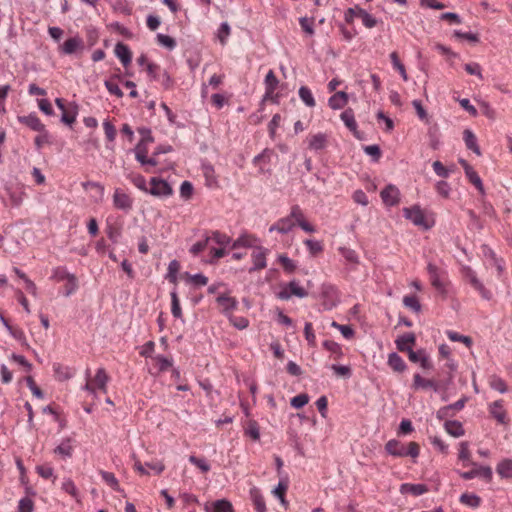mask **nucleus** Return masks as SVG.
<instances>
[{"mask_svg":"<svg viewBox=\"0 0 512 512\" xmlns=\"http://www.w3.org/2000/svg\"><path fill=\"white\" fill-rule=\"evenodd\" d=\"M296 225L308 233H314L316 231L315 227L306 220L302 209L298 205L292 206L290 214L278 219L270 226L269 231H277L278 233L286 234L292 231Z\"/></svg>","mask_w":512,"mask_h":512,"instance_id":"obj_1","label":"nucleus"},{"mask_svg":"<svg viewBox=\"0 0 512 512\" xmlns=\"http://www.w3.org/2000/svg\"><path fill=\"white\" fill-rule=\"evenodd\" d=\"M434 172L442 178H448L453 169L445 167L440 161H435L432 164Z\"/></svg>","mask_w":512,"mask_h":512,"instance_id":"obj_59","label":"nucleus"},{"mask_svg":"<svg viewBox=\"0 0 512 512\" xmlns=\"http://www.w3.org/2000/svg\"><path fill=\"white\" fill-rule=\"evenodd\" d=\"M110 377L104 368H99L96 374L91 377L90 370H86V383L83 389L93 396H97V392L107 393V384Z\"/></svg>","mask_w":512,"mask_h":512,"instance_id":"obj_2","label":"nucleus"},{"mask_svg":"<svg viewBox=\"0 0 512 512\" xmlns=\"http://www.w3.org/2000/svg\"><path fill=\"white\" fill-rule=\"evenodd\" d=\"M488 412L500 425H508L510 422L504 400H496L488 404Z\"/></svg>","mask_w":512,"mask_h":512,"instance_id":"obj_7","label":"nucleus"},{"mask_svg":"<svg viewBox=\"0 0 512 512\" xmlns=\"http://www.w3.org/2000/svg\"><path fill=\"white\" fill-rule=\"evenodd\" d=\"M130 181L140 190L147 192L149 188L146 184V179L140 174H133L129 176Z\"/></svg>","mask_w":512,"mask_h":512,"instance_id":"obj_60","label":"nucleus"},{"mask_svg":"<svg viewBox=\"0 0 512 512\" xmlns=\"http://www.w3.org/2000/svg\"><path fill=\"white\" fill-rule=\"evenodd\" d=\"M403 213L405 218L410 220L416 226L424 229H429L432 226V222L428 220L424 211L419 206L404 208Z\"/></svg>","mask_w":512,"mask_h":512,"instance_id":"obj_5","label":"nucleus"},{"mask_svg":"<svg viewBox=\"0 0 512 512\" xmlns=\"http://www.w3.org/2000/svg\"><path fill=\"white\" fill-rule=\"evenodd\" d=\"M309 402V396L305 393L298 394L293 397L290 401L292 407L300 409Z\"/></svg>","mask_w":512,"mask_h":512,"instance_id":"obj_61","label":"nucleus"},{"mask_svg":"<svg viewBox=\"0 0 512 512\" xmlns=\"http://www.w3.org/2000/svg\"><path fill=\"white\" fill-rule=\"evenodd\" d=\"M308 148L313 151L322 150L327 145V136L324 133L310 135L307 139Z\"/></svg>","mask_w":512,"mask_h":512,"instance_id":"obj_23","label":"nucleus"},{"mask_svg":"<svg viewBox=\"0 0 512 512\" xmlns=\"http://www.w3.org/2000/svg\"><path fill=\"white\" fill-rule=\"evenodd\" d=\"M83 49H84V41L78 36L68 38L61 46V51L67 55L74 54L77 51L83 50Z\"/></svg>","mask_w":512,"mask_h":512,"instance_id":"obj_15","label":"nucleus"},{"mask_svg":"<svg viewBox=\"0 0 512 512\" xmlns=\"http://www.w3.org/2000/svg\"><path fill=\"white\" fill-rule=\"evenodd\" d=\"M459 501L461 504L471 508L479 507L482 502L481 498L474 493H463L460 496Z\"/></svg>","mask_w":512,"mask_h":512,"instance_id":"obj_31","label":"nucleus"},{"mask_svg":"<svg viewBox=\"0 0 512 512\" xmlns=\"http://www.w3.org/2000/svg\"><path fill=\"white\" fill-rule=\"evenodd\" d=\"M151 362L152 370H155L156 373L167 371L173 365V360L171 358H167L162 355L151 357Z\"/></svg>","mask_w":512,"mask_h":512,"instance_id":"obj_18","label":"nucleus"},{"mask_svg":"<svg viewBox=\"0 0 512 512\" xmlns=\"http://www.w3.org/2000/svg\"><path fill=\"white\" fill-rule=\"evenodd\" d=\"M217 303L220 311L226 315L231 313L237 306V300L226 294L218 296Z\"/></svg>","mask_w":512,"mask_h":512,"instance_id":"obj_21","label":"nucleus"},{"mask_svg":"<svg viewBox=\"0 0 512 512\" xmlns=\"http://www.w3.org/2000/svg\"><path fill=\"white\" fill-rule=\"evenodd\" d=\"M260 244L259 238L254 234L244 233L241 234L236 240L233 241L231 249L238 248H252L257 247Z\"/></svg>","mask_w":512,"mask_h":512,"instance_id":"obj_11","label":"nucleus"},{"mask_svg":"<svg viewBox=\"0 0 512 512\" xmlns=\"http://www.w3.org/2000/svg\"><path fill=\"white\" fill-rule=\"evenodd\" d=\"M61 489L72 496L78 503H81L80 493L74 481L70 478L64 479Z\"/></svg>","mask_w":512,"mask_h":512,"instance_id":"obj_29","label":"nucleus"},{"mask_svg":"<svg viewBox=\"0 0 512 512\" xmlns=\"http://www.w3.org/2000/svg\"><path fill=\"white\" fill-rule=\"evenodd\" d=\"M446 335L453 342H462L467 347H470L472 345V340L468 336L461 335V334H459L455 331H451V330L447 331Z\"/></svg>","mask_w":512,"mask_h":512,"instance_id":"obj_52","label":"nucleus"},{"mask_svg":"<svg viewBox=\"0 0 512 512\" xmlns=\"http://www.w3.org/2000/svg\"><path fill=\"white\" fill-rule=\"evenodd\" d=\"M341 120L344 122L347 128H349L351 131H355L357 128V123L354 118V113L352 109H347L340 115Z\"/></svg>","mask_w":512,"mask_h":512,"instance_id":"obj_41","label":"nucleus"},{"mask_svg":"<svg viewBox=\"0 0 512 512\" xmlns=\"http://www.w3.org/2000/svg\"><path fill=\"white\" fill-rule=\"evenodd\" d=\"M385 450L388 454L394 457L409 456L413 459L417 458L420 454V446L416 442H410L407 446L402 442L391 439L385 444Z\"/></svg>","mask_w":512,"mask_h":512,"instance_id":"obj_3","label":"nucleus"},{"mask_svg":"<svg viewBox=\"0 0 512 512\" xmlns=\"http://www.w3.org/2000/svg\"><path fill=\"white\" fill-rule=\"evenodd\" d=\"M288 286V289H289V293L292 295V296H296V297H299V298H304L307 296V292L306 290L301 287L298 282L296 281H291L287 284Z\"/></svg>","mask_w":512,"mask_h":512,"instance_id":"obj_51","label":"nucleus"},{"mask_svg":"<svg viewBox=\"0 0 512 512\" xmlns=\"http://www.w3.org/2000/svg\"><path fill=\"white\" fill-rule=\"evenodd\" d=\"M413 388L418 389H433L434 391H438V383L432 379H425L420 374H415L413 376Z\"/></svg>","mask_w":512,"mask_h":512,"instance_id":"obj_22","label":"nucleus"},{"mask_svg":"<svg viewBox=\"0 0 512 512\" xmlns=\"http://www.w3.org/2000/svg\"><path fill=\"white\" fill-rule=\"evenodd\" d=\"M298 95L306 106L314 107L316 105V101L314 99L312 91L307 86H301L299 88Z\"/></svg>","mask_w":512,"mask_h":512,"instance_id":"obj_33","label":"nucleus"},{"mask_svg":"<svg viewBox=\"0 0 512 512\" xmlns=\"http://www.w3.org/2000/svg\"><path fill=\"white\" fill-rule=\"evenodd\" d=\"M148 193L157 197H166L172 195L173 190L165 180L153 177L150 180Z\"/></svg>","mask_w":512,"mask_h":512,"instance_id":"obj_8","label":"nucleus"},{"mask_svg":"<svg viewBox=\"0 0 512 512\" xmlns=\"http://www.w3.org/2000/svg\"><path fill=\"white\" fill-rule=\"evenodd\" d=\"M390 60L392 62V65H393L394 69H396L400 73V75H401V77L403 78L404 81H407L408 80V75L406 73L404 65L399 60L398 53L395 52V51L392 52L390 54Z\"/></svg>","mask_w":512,"mask_h":512,"instance_id":"obj_43","label":"nucleus"},{"mask_svg":"<svg viewBox=\"0 0 512 512\" xmlns=\"http://www.w3.org/2000/svg\"><path fill=\"white\" fill-rule=\"evenodd\" d=\"M415 342L416 337L414 333H405L395 340L396 347L400 352H409L415 345Z\"/></svg>","mask_w":512,"mask_h":512,"instance_id":"obj_16","label":"nucleus"},{"mask_svg":"<svg viewBox=\"0 0 512 512\" xmlns=\"http://www.w3.org/2000/svg\"><path fill=\"white\" fill-rule=\"evenodd\" d=\"M72 275L73 274H70L64 267H56L53 269L50 279L56 282H61L66 281Z\"/></svg>","mask_w":512,"mask_h":512,"instance_id":"obj_48","label":"nucleus"},{"mask_svg":"<svg viewBox=\"0 0 512 512\" xmlns=\"http://www.w3.org/2000/svg\"><path fill=\"white\" fill-rule=\"evenodd\" d=\"M458 459L460 461H462L464 467H466V466L470 465L471 463H473L471 461V451L469 449V443L468 442L463 441V442L459 443Z\"/></svg>","mask_w":512,"mask_h":512,"instance_id":"obj_28","label":"nucleus"},{"mask_svg":"<svg viewBox=\"0 0 512 512\" xmlns=\"http://www.w3.org/2000/svg\"><path fill=\"white\" fill-rule=\"evenodd\" d=\"M277 261L281 265L283 270L288 274L293 273L297 268L296 263L292 259H290L286 254H279Z\"/></svg>","mask_w":512,"mask_h":512,"instance_id":"obj_34","label":"nucleus"},{"mask_svg":"<svg viewBox=\"0 0 512 512\" xmlns=\"http://www.w3.org/2000/svg\"><path fill=\"white\" fill-rule=\"evenodd\" d=\"M323 347L333 355L335 360L340 359L343 355L341 346L332 340H325Z\"/></svg>","mask_w":512,"mask_h":512,"instance_id":"obj_39","label":"nucleus"},{"mask_svg":"<svg viewBox=\"0 0 512 512\" xmlns=\"http://www.w3.org/2000/svg\"><path fill=\"white\" fill-rule=\"evenodd\" d=\"M360 19L362 20L363 25L366 28H373L377 25V20L371 14H369L366 10L359 11Z\"/></svg>","mask_w":512,"mask_h":512,"instance_id":"obj_57","label":"nucleus"},{"mask_svg":"<svg viewBox=\"0 0 512 512\" xmlns=\"http://www.w3.org/2000/svg\"><path fill=\"white\" fill-rule=\"evenodd\" d=\"M403 304L406 308H409L414 312H419L421 309V305L418 301V298L415 295L404 296Z\"/></svg>","mask_w":512,"mask_h":512,"instance_id":"obj_50","label":"nucleus"},{"mask_svg":"<svg viewBox=\"0 0 512 512\" xmlns=\"http://www.w3.org/2000/svg\"><path fill=\"white\" fill-rule=\"evenodd\" d=\"M269 253V249L262 246L261 244H259L257 247H254L251 252V261L253 266L249 269V273L265 269L267 267V256Z\"/></svg>","mask_w":512,"mask_h":512,"instance_id":"obj_6","label":"nucleus"},{"mask_svg":"<svg viewBox=\"0 0 512 512\" xmlns=\"http://www.w3.org/2000/svg\"><path fill=\"white\" fill-rule=\"evenodd\" d=\"M18 121L29 127L31 130L40 132L46 129L45 125L42 123L40 118L35 113H30L29 115L18 116Z\"/></svg>","mask_w":512,"mask_h":512,"instance_id":"obj_13","label":"nucleus"},{"mask_svg":"<svg viewBox=\"0 0 512 512\" xmlns=\"http://www.w3.org/2000/svg\"><path fill=\"white\" fill-rule=\"evenodd\" d=\"M348 103V95L344 91L334 93L328 100L330 108L342 109Z\"/></svg>","mask_w":512,"mask_h":512,"instance_id":"obj_24","label":"nucleus"},{"mask_svg":"<svg viewBox=\"0 0 512 512\" xmlns=\"http://www.w3.org/2000/svg\"><path fill=\"white\" fill-rule=\"evenodd\" d=\"M383 203L386 206H395L400 201V191L394 185L386 186L380 193Z\"/></svg>","mask_w":512,"mask_h":512,"instance_id":"obj_12","label":"nucleus"},{"mask_svg":"<svg viewBox=\"0 0 512 512\" xmlns=\"http://www.w3.org/2000/svg\"><path fill=\"white\" fill-rule=\"evenodd\" d=\"M55 378L59 381H65L72 378L76 374V370L72 367L55 363L53 365Z\"/></svg>","mask_w":512,"mask_h":512,"instance_id":"obj_20","label":"nucleus"},{"mask_svg":"<svg viewBox=\"0 0 512 512\" xmlns=\"http://www.w3.org/2000/svg\"><path fill=\"white\" fill-rule=\"evenodd\" d=\"M147 154L148 149L146 147V138L143 137L135 148V157L137 161H139L141 164H144V161L147 159Z\"/></svg>","mask_w":512,"mask_h":512,"instance_id":"obj_42","label":"nucleus"},{"mask_svg":"<svg viewBox=\"0 0 512 512\" xmlns=\"http://www.w3.org/2000/svg\"><path fill=\"white\" fill-rule=\"evenodd\" d=\"M205 512H234L231 502L226 499L207 502L204 505Z\"/></svg>","mask_w":512,"mask_h":512,"instance_id":"obj_14","label":"nucleus"},{"mask_svg":"<svg viewBox=\"0 0 512 512\" xmlns=\"http://www.w3.org/2000/svg\"><path fill=\"white\" fill-rule=\"evenodd\" d=\"M488 384L490 388L500 393H505L508 390L506 382L497 375H491L488 379Z\"/></svg>","mask_w":512,"mask_h":512,"instance_id":"obj_35","label":"nucleus"},{"mask_svg":"<svg viewBox=\"0 0 512 512\" xmlns=\"http://www.w3.org/2000/svg\"><path fill=\"white\" fill-rule=\"evenodd\" d=\"M113 204L115 208L129 212L133 206V199L120 188H116L113 194Z\"/></svg>","mask_w":512,"mask_h":512,"instance_id":"obj_10","label":"nucleus"},{"mask_svg":"<svg viewBox=\"0 0 512 512\" xmlns=\"http://www.w3.org/2000/svg\"><path fill=\"white\" fill-rule=\"evenodd\" d=\"M388 365L395 372H403L406 369V363L397 353L389 354Z\"/></svg>","mask_w":512,"mask_h":512,"instance_id":"obj_30","label":"nucleus"},{"mask_svg":"<svg viewBox=\"0 0 512 512\" xmlns=\"http://www.w3.org/2000/svg\"><path fill=\"white\" fill-rule=\"evenodd\" d=\"M251 499L253 502L254 510L256 512H266L265 500L257 488L250 490Z\"/></svg>","mask_w":512,"mask_h":512,"instance_id":"obj_26","label":"nucleus"},{"mask_svg":"<svg viewBox=\"0 0 512 512\" xmlns=\"http://www.w3.org/2000/svg\"><path fill=\"white\" fill-rule=\"evenodd\" d=\"M445 429L448 434L454 437H460L464 435V429L460 422L458 421H447L445 423Z\"/></svg>","mask_w":512,"mask_h":512,"instance_id":"obj_38","label":"nucleus"},{"mask_svg":"<svg viewBox=\"0 0 512 512\" xmlns=\"http://www.w3.org/2000/svg\"><path fill=\"white\" fill-rule=\"evenodd\" d=\"M363 9L359 5H355L354 7L348 8L344 13V20L348 24H352L355 18H360L359 11Z\"/></svg>","mask_w":512,"mask_h":512,"instance_id":"obj_54","label":"nucleus"},{"mask_svg":"<svg viewBox=\"0 0 512 512\" xmlns=\"http://www.w3.org/2000/svg\"><path fill=\"white\" fill-rule=\"evenodd\" d=\"M402 491L408 492L414 496H420L428 492V488L424 484H403Z\"/></svg>","mask_w":512,"mask_h":512,"instance_id":"obj_37","label":"nucleus"},{"mask_svg":"<svg viewBox=\"0 0 512 512\" xmlns=\"http://www.w3.org/2000/svg\"><path fill=\"white\" fill-rule=\"evenodd\" d=\"M114 79H117L121 81L120 75H114L111 77V79L105 81V87L108 90V92L112 95H115L118 98L123 97V91L119 88L118 84L114 81Z\"/></svg>","mask_w":512,"mask_h":512,"instance_id":"obj_32","label":"nucleus"},{"mask_svg":"<svg viewBox=\"0 0 512 512\" xmlns=\"http://www.w3.org/2000/svg\"><path fill=\"white\" fill-rule=\"evenodd\" d=\"M78 289V281L75 275L69 277L63 286L62 293L64 296L69 297L74 294Z\"/></svg>","mask_w":512,"mask_h":512,"instance_id":"obj_40","label":"nucleus"},{"mask_svg":"<svg viewBox=\"0 0 512 512\" xmlns=\"http://www.w3.org/2000/svg\"><path fill=\"white\" fill-rule=\"evenodd\" d=\"M171 313L175 318L182 317V309L180 307V301L176 291L171 292Z\"/></svg>","mask_w":512,"mask_h":512,"instance_id":"obj_49","label":"nucleus"},{"mask_svg":"<svg viewBox=\"0 0 512 512\" xmlns=\"http://www.w3.org/2000/svg\"><path fill=\"white\" fill-rule=\"evenodd\" d=\"M34 509V502L28 497L20 499L18 503V512H32Z\"/></svg>","mask_w":512,"mask_h":512,"instance_id":"obj_64","label":"nucleus"},{"mask_svg":"<svg viewBox=\"0 0 512 512\" xmlns=\"http://www.w3.org/2000/svg\"><path fill=\"white\" fill-rule=\"evenodd\" d=\"M208 237L210 238V241H213L221 247H225L231 242V238L228 235L219 231H213L211 236Z\"/></svg>","mask_w":512,"mask_h":512,"instance_id":"obj_44","label":"nucleus"},{"mask_svg":"<svg viewBox=\"0 0 512 512\" xmlns=\"http://www.w3.org/2000/svg\"><path fill=\"white\" fill-rule=\"evenodd\" d=\"M245 435L249 436L252 440L258 441L260 439L259 425L254 420H249L245 425Z\"/></svg>","mask_w":512,"mask_h":512,"instance_id":"obj_36","label":"nucleus"},{"mask_svg":"<svg viewBox=\"0 0 512 512\" xmlns=\"http://www.w3.org/2000/svg\"><path fill=\"white\" fill-rule=\"evenodd\" d=\"M304 244L312 256H316L323 251V244L319 241L307 239L304 241Z\"/></svg>","mask_w":512,"mask_h":512,"instance_id":"obj_53","label":"nucleus"},{"mask_svg":"<svg viewBox=\"0 0 512 512\" xmlns=\"http://www.w3.org/2000/svg\"><path fill=\"white\" fill-rule=\"evenodd\" d=\"M74 446L71 438H66L55 448L54 452L63 458H70L73 454Z\"/></svg>","mask_w":512,"mask_h":512,"instance_id":"obj_25","label":"nucleus"},{"mask_svg":"<svg viewBox=\"0 0 512 512\" xmlns=\"http://www.w3.org/2000/svg\"><path fill=\"white\" fill-rule=\"evenodd\" d=\"M185 277L189 283L194 284L195 286H205L208 283V278L204 276L203 274H195L191 275L186 273Z\"/></svg>","mask_w":512,"mask_h":512,"instance_id":"obj_56","label":"nucleus"},{"mask_svg":"<svg viewBox=\"0 0 512 512\" xmlns=\"http://www.w3.org/2000/svg\"><path fill=\"white\" fill-rule=\"evenodd\" d=\"M49 137V133L46 129L39 132V134L34 139V144L37 150H41L45 144L50 143Z\"/></svg>","mask_w":512,"mask_h":512,"instance_id":"obj_58","label":"nucleus"},{"mask_svg":"<svg viewBox=\"0 0 512 512\" xmlns=\"http://www.w3.org/2000/svg\"><path fill=\"white\" fill-rule=\"evenodd\" d=\"M460 273L463 280L470 284L483 299L490 300L492 298L491 291L484 286L476 272L470 266L463 265L460 269Z\"/></svg>","mask_w":512,"mask_h":512,"instance_id":"obj_4","label":"nucleus"},{"mask_svg":"<svg viewBox=\"0 0 512 512\" xmlns=\"http://www.w3.org/2000/svg\"><path fill=\"white\" fill-rule=\"evenodd\" d=\"M100 475L107 485H109L113 490L119 491V482L113 473L101 470Z\"/></svg>","mask_w":512,"mask_h":512,"instance_id":"obj_46","label":"nucleus"},{"mask_svg":"<svg viewBox=\"0 0 512 512\" xmlns=\"http://www.w3.org/2000/svg\"><path fill=\"white\" fill-rule=\"evenodd\" d=\"M279 81L273 70H269L265 77V99L274 100V93L277 89Z\"/></svg>","mask_w":512,"mask_h":512,"instance_id":"obj_17","label":"nucleus"},{"mask_svg":"<svg viewBox=\"0 0 512 512\" xmlns=\"http://www.w3.org/2000/svg\"><path fill=\"white\" fill-rule=\"evenodd\" d=\"M157 42H158V44H160L161 46L166 47L169 50H172V49H174L176 47V41L172 37H170L168 35L158 34L157 35Z\"/></svg>","mask_w":512,"mask_h":512,"instance_id":"obj_62","label":"nucleus"},{"mask_svg":"<svg viewBox=\"0 0 512 512\" xmlns=\"http://www.w3.org/2000/svg\"><path fill=\"white\" fill-rule=\"evenodd\" d=\"M497 473L502 477H512V460H503L497 466Z\"/></svg>","mask_w":512,"mask_h":512,"instance_id":"obj_47","label":"nucleus"},{"mask_svg":"<svg viewBox=\"0 0 512 512\" xmlns=\"http://www.w3.org/2000/svg\"><path fill=\"white\" fill-rule=\"evenodd\" d=\"M465 175L470 181V183H472L480 192H483L482 181L477 172L473 169V167L467 168V170L465 171Z\"/></svg>","mask_w":512,"mask_h":512,"instance_id":"obj_45","label":"nucleus"},{"mask_svg":"<svg viewBox=\"0 0 512 512\" xmlns=\"http://www.w3.org/2000/svg\"><path fill=\"white\" fill-rule=\"evenodd\" d=\"M189 462L195 465L203 473H207L210 470V464L204 458H199L194 455L189 457Z\"/></svg>","mask_w":512,"mask_h":512,"instance_id":"obj_55","label":"nucleus"},{"mask_svg":"<svg viewBox=\"0 0 512 512\" xmlns=\"http://www.w3.org/2000/svg\"><path fill=\"white\" fill-rule=\"evenodd\" d=\"M209 242L210 238L206 236L204 240L198 241L191 246L190 253L194 256H197L208 247Z\"/></svg>","mask_w":512,"mask_h":512,"instance_id":"obj_63","label":"nucleus"},{"mask_svg":"<svg viewBox=\"0 0 512 512\" xmlns=\"http://www.w3.org/2000/svg\"><path fill=\"white\" fill-rule=\"evenodd\" d=\"M463 140L465 142V145L468 149L472 150L474 153H476L477 155H480L481 152H480V148L477 144V138L475 136V134L466 129L464 132H463Z\"/></svg>","mask_w":512,"mask_h":512,"instance_id":"obj_27","label":"nucleus"},{"mask_svg":"<svg viewBox=\"0 0 512 512\" xmlns=\"http://www.w3.org/2000/svg\"><path fill=\"white\" fill-rule=\"evenodd\" d=\"M114 52L124 67H127L131 63L132 52L126 44L121 42L117 43Z\"/></svg>","mask_w":512,"mask_h":512,"instance_id":"obj_19","label":"nucleus"},{"mask_svg":"<svg viewBox=\"0 0 512 512\" xmlns=\"http://www.w3.org/2000/svg\"><path fill=\"white\" fill-rule=\"evenodd\" d=\"M427 272L429 274V279L431 285L440 293L446 292V285L443 279V272H441L438 267L432 263L427 265Z\"/></svg>","mask_w":512,"mask_h":512,"instance_id":"obj_9","label":"nucleus"}]
</instances>
